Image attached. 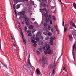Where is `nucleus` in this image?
I'll use <instances>...</instances> for the list:
<instances>
[{
  "label": "nucleus",
  "instance_id": "49530a36",
  "mask_svg": "<svg viewBox=\"0 0 76 76\" xmlns=\"http://www.w3.org/2000/svg\"><path fill=\"white\" fill-rule=\"evenodd\" d=\"M49 39V38L48 37H46L45 38L46 40H48Z\"/></svg>",
  "mask_w": 76,
  "mask_h": 76
},
{
  "label": "nucleus",
  "instance_id": "0eeeda50",
  "mask_svg": "<svg viewBox=\"0 0 76 76\" xmlns=\"http://www.w3.org/2000/svg\"><path fill=\"white\" fill-rule=\"evenodd\" d=\"M55 37H53V38L51 37L50 38V42H49V44L51 45H52L53 44V40H54L55 39Z\"/></svg>",
  "mask_w": 76,
  "mask_h": 76
},
{
  "label": "nucleus",
  "instance_id": "5fc2aeb1",
  "mask_svg": "<svg viewBox=\"0 0 76 76\" xmlns=\"http://www.w3.org/2000/svg\"><path fill=\"white\" fill-rule=\"evenodd\" d=\"M35 32V30L34 29H33L32 31V32Z\"/></svg>",
  "mask_w": 76,
  "mask_h": 76
},
{
  "label": "nucleus",
  "instance_id": "72a5a7b5",
  "mask_svg": "<svg viewBox=\"0 0 76 76\" xmlns=\"http://www.w3.org/2000/svg\"><path fill=\"white\" fill-rule=\"evenodd\" d=\"M24 29L25 32H26V30L27 29V27H25L24 28Z\"/></svg>",
  "mask_w": 76,
  "mask_h": 76
},
{
  "label": "nucleus",
  "instance_id": "4c0bfd02",
  "mask_svg": "<svg viewBox=\"0 0 76 76\" xmlns=\"http://www.w3.org/2000/svg\"><path fill=\"white\" fill-rule=\"evenodd\" d=\"M51 15H49L48 16V17L50 19H51Z\"/></svg>",
  "mask_w": 76,
  "mask_h": 76
},
{
  "label": "nucleus",
  "instance_id": "5701e85b",
  "mask_svg": "<svg viewBox=\"0 0 76 76\" xmlns=\"http://www.w3.org/2000/svg\"><path fill=\"white\" fill-rule=\"evenodd\" d=\"M44 16H45V18H47L48 16V14L47 13H46L44 14Z\"/></svg>",
  "mask_w": 76,
  "mask_h": 76
},
{
  "label": "nucleus",
  "instance_id": "37998d69",
  "mask_svg": "<svg viewBox=\"0 0 76 76\" xmlns=\"http://www.w3.org/2000/svg\"><path fill=\"white\" fill-rule=\"evenodd\" d=\"M15 5H13V8H14V10H16V8H15Z\"/></svg>",
  "mask_w": 76,
  "mask_h": 76
},
{
  "label": "nucleus",
  "instance_id": "c9c22d12",
  "mask_svg": "<svg viewBox=\"0 0 76 76\" xmlns=\"http://www.w3.org/2000/svg\"><path fill=\"white\" fill-rule=\"evenodd\" d=\"M50 24H53V21L51 20H50Z\"/></svg>",
  "mask_w": 76,
  "mask_h": 76
},
{
  "label": "nucleus",
  "instance_id": "bb28decb",
  "mask_svg": "<svg viewBox=\"0 0 76 76\" xmlns=\"http://www.w3.org/2000/svg\"><path fill=\"white\" fill-rule=\"evenodd\" d=\"M52 74L53 75H54V74H55V70L54 69H53V71H52Z\"/></svg>",
  "mask_w": 76,
  "mask_h": 76
},
{
  "label": "nucleus",
  "instance_id": "473e14b6",
  "mask_svg": "<svg viewBox=\"0 0 76 76\" xmlns=\"http://www.w3.org/2000/svg\"><path fill=\"white\" fill-rule=\"evenodd\" d=\"M43 34L44 35H47V33L45 32H44Z\"/></svg>",
  "mask_w": 76,
  "mask_h": 76
},
{
  "label": "nucleus",
  "instance_id": "4be33fe9",
  "mask_svg": "<svg viewBox=\"0 0 76 76\" xmlns=\"http://www.w3.org/2000/svg\"><path fill=\"white\" fill-rule=\"evenodd\" d=\"M73 4V7L74 8H75V9H76V4L75 3H74Z\"/></svg>",
  "mask_w": 76,
  "mask_h": 76
},
{
  "label": "nucleus",
  "instance_id": "79ce46f5",
  "mask_svg": "<svg viewBox=\"0 0 76 76\" xmlns=\"http://www.w3.org/2000/svg\"><path fill=\"white\" fill-rule=\"evenodd\" d=\"M42 67H45V64H42Z\"/></svg>",
  "mask_w": 76,
  "mask_h": 76
},
{
  "label": "nucleus",
  "instance_id": "e2e57ef3",
  "mask_svg": "<svg viewBox=\"0 0 76 76\" xmlns=\"http://www.w3.org/2000/svg\"><path fill=\"white\" fill-rule=\"evenodd\" d=\"M22 24H24V22H23V21L22 22Z\"/></svg>",
  "mask_w": 76,
  "mask_h": 76
},
{
  "label": "nucleus",
  "instance_id": "4d7b16f0",
  "mask_svg": "<svg viewBox=\"0 0 76 76\" xmlns=\"http://www.w3.org/2000/svg\"><path fill=\"white\" fill-rule=\"evenodd\" d=\"M54 30V29L53 28H52L51 29V31H52V32H53V31Z\"/></svg>",
  "mask_w": 76,
  "mask_h": 76
},
{
  "label": "nucleus",
  "instance_id": "a19ab883",
  "mask_svg": "<svg viewBox=\"0 0 76 76\" xmlns=\"http://www.w3.org/2000/svg\"><path fill=\"white\" fill-rule=\"evenodd\" d=\"M67 31V28H64V32H65Z\"/></svg>",
  "mask_w": 76,
  "mask_h": 76
},
{
  "label": "nucleus",
  "instance_id": "aec40b11",
  "mask_svg": "<svg viewBox=\"0 0 76 76\" xmlns=\"http://www.w3.org/2000/svg\"><path fill=\"white\" fill-rule=\"evenodd\" d=\"M50 21V19L48 18H47L45 19V21L46 22H48Z\"/></svg>",
  "mask_w": 76,
  "mask_h": 76
},
{
  "label": "nucleus",
  "instance_id": "7ed1b4c3",
  "mask_svg": "<svg viewBox=\"0 0 76 76\" xmlns=\"http://www.w3.org/2000/svg\"><path fill=\"white\" fill-rule=\"evenodd\" d=\"M28 67L30 69V70L29 71V72H30L31 70H32V68L31 67V64L30 63V61L29 60V58L28 59V62L26 63Z\"/></svg>",
  "mask_w": 76,
  "mask_h": 76
},
{
  "label": "nucleus",
  "instance_id": "412c9836",
  "mask_svg": "<svg viewBox=\"0 0 76 76\" xmlns=\"http://www.w3.org/2000/svg\"><path fill=\"white\" fill-rule=\"evenodd\" d=\"M35 40H36L37 41H39V38L38 37H36L35 39Z\"/></svg>",
  "mask_w": 76,
  "mask_h": 76
},
{
  "label": "nucleus",
  "instance_id": "c85d7f7f",
  "mask_svg": "<svg viewBox=\"0 0 76 76\" xmlns=\"http://www.w3.org/2000/svg\"><path fill=\"white\" fill-rule=\"evenodd\" d=\"M56 30L57 32H58V34H59V30H58V28H56Z\"/></svg>",
  "mask_w": 76,
  "mask_h": 76
},
{
  "label": "nucleus",
  "instance_id": "a18cd8bd",
  "mask_svg": "<svg viewBox=\"0 0 76 76\" xmlns=\"http://www.w3.org/2000/svg\"><path fill=\"white\" fill-rule=\"evenodd\" d=\"M41 39H42V40H43V38H44V37H43L42 36H41L40 37Z\"/></svg>",
  "mask_w": 76,
  "mask_h": 76
},
{
  "label": "nucleus",
  "instance_id": "6e6d98bb",
  "mask_svg": "<svg viewBox=\"0 0 76 76\" xmlns=\"http://www.w3.org/2000/svg\"><path fill=\"white\" fill-rule=\"evenodd\" d=\"M54 6H52L51 7V9H54Z\"/></svg>",
  "mask_w": 76,
  "mask_h": 76
},
{
  "label": "nucleus",
  "instance_id": "e433bc0d",
  "mask_svg": "<svg viewBox=\"0 0 76 76\" xmlns=\"http://www.w3.org/2000/svg\"><path fill=\"white\" fill-rule=\"evenodd\" d=\"M48 35L49 36H51V33L50 32L48 33Z\"/></svg>",
  "mask_w": 76,
  "mask_h": 76
},
{
  "label": "nucleus",
  "instance_id": "a211bd4d",
  "mask_svg": "<svg viewBox=\"0 0 76 76\" xmlns=\"http://www.w3.org/2000/svg\"><path fill=\"white\" fill-rule=\"evenodd\" d=\"M20 4H19L17 5L16 6V8L17 9H19L20 7Z\"/></svg>",
  "mask_w": 76,
  "mask_h": 76
},
{
  "label": "nucleus",
  "instance_id": "58836bf2",
  "mask_svg": "<svg viewBox=\"0 0 76 76\" xmlns=\"http://www.w3.org/2000/svg\"><path fill=\"white\" fill-rule=\"evenodd\" d=\"M14 12L15 15H16V16H17V12H16V11L15 10Z\"/></svg>",
  "mask_w": 76,
  "mask_h": 76
},
{
  "label": "nucleus",
  "instance_id": "f257e3e1",
  "mask_svg": "<svg viewBox=\"0 0 76 76\" xmlns=\"http://www.w3.org/2000/svg\"><path fill=\"white\" fill-rule=\"evenodd\" d=\"M42 60L40 59L39 60L41 63H42V62L43 64H48V61L45 60V58L44 57H42Z\"/></svg>",
  "mask_w": 76,
  "mask_h": 76
},
{
  "label": "nucleus",
  "instance_id": "9d476101",
  "mask_svg": "<svg viewBox=\"0 0 76 76\" xmlns=\"http://www.w3.org/2000/svg\"><path fill=\"white\" fill-rule=\"evenodd\" d=\"M23 67L24 68V69H26V70H27V72H28V73H30V72H31V71H32V70H30V71H29V70H30V69H29V67H28L29 69H27V68H26V66L25 65H24L23 66Z\"/></svg>",
  "mask_w": 76,
  "mask_h": 76
},
{
  "label": "nucleus",
  "instance_id": "cd10ccee",
  "mask_svg": "<svg viewBox=\"0 0 76 76\" xmlns=\"http://www.w3.org/2000/svg\"><path fill=\"white\" fill-rule=\"evenodd\" d=\"M25 23H26V25H29L30 24L29 22H26Z\"/></svg>",
  "mask_w": 76,
  "mask_h": 76
},
{
  "label": "nucleus",
  "instance_id": "9b49d317",
  "mask_svg": "<svg viewBox=\"0 0 76 76\" xmlns=\"http://www.w3.org/2000/svg\"><path fill=\"white\" fill-rule=\"evenodd\" d=\"M36 73L37 75H40L41 74V72H40L39 69L37 68L36 69Z\"/></svg>",
  "mask_w": 76,
  "mask_h": 76
},
{
  "label": "nucleus",
  "instance_id": "423d86ee",
  "mask_svg": "<svg viewBox=\"0 0 76 76\" xmlns=\"http://www.w3.org/2000/svg\"><path fill=\"white\" fill-rule=\"evenodd\" d=\"M48 28L47 27H45L44 28L43 30L44 31L47 32V31H48V29L49 30H50L51 29V25H48Z\"/></svg>",
  "mask_w": 76,
  "mask_h": 76
},
{
  "label": "nucleus",
  "instance_id": "2eb2a0df",
  "mask_svg": "<svg viewBox=\"0 0 76 76\" xmlns=\"http://www.w3.org/2000/svg\"><path fill=\"white\" fill-rule=\"evenodd\" d=\"M13 1L16 3H18L19 2H20L21 0H13Z\"/></svg>",
  "mask_w": 76,
  "mask_h": 76
},
{
  "label": "nucleus",
  "instance_id": "39448f33",
  "mask_svg": "<svg viewBox=\"0 0 76 76\" xmlns=\"http://www.w3.org/2000/svg\"><path fill=\"white\" fill-rule=\"evenodd\" d=\"M44 52L45 54H47V53H48L49 54H52L53 53V50H51L50 49H48L47 51H45Z\"/></svg>",
  "mask_w": 76,
  "mask_h": 76
},
{
  "label": "nucleus",
  "instance_id": "a878e982",
  "mask_svg": "<svg viewBox=\"0 0 76 76\" xmlns=\"http://www.w3.org/2000/svg\"><path fill=\"white\" fill-rule=\"evenodd\" d=\"M52 17H53V20L55 21V20H56V17H55V16H52Z\"/></svg>",
  "mask_w": 76,
  "mask_h": 76
},
{
  "label": "nucleus",
  "instance_id": "2f4dec72",
  "mask_svg": "<svg viewBox=\"0 0 76 76\" xmlns=\"http://www.w3.org/2000/svg\"><path fill=\"white\" fill-rule=\"evenodd\" d=\"M37 53L38 55H39V54H40V52L38 51H37Z\"/></svg>",
  "mask_w": 76,
  "mask_h": 76
},
{
  "label": "nucleus",
  "instance_id": "f03ea898",
  "mask_svg": "<svg viewBox=\"0 0 76 76\" xmlns=\"http://www.w3.org/2000/svg\"><path fill=\"white\" fill-rule=\"evenodd\" d=\"M31 42L32 43H34V44H33V46L34 47H37V45L36 44L37 41H35V38L32 37L31 38Z\"/></svg>",
  "mask_w": 76,
  "mask_h": 76
},
{
  "label": "nucleus",
  "instance_id": "b1692460",
  "mask_svg": "<svg viewBox=\"0 0 76 76\" xmlns=\"http://www.w3.org/2000/svg\"><path fill=\"white\" fill-rule=\"evenodd\" d=\"M33 28L34 26L32 25H30L29 26V28L30 29H33Z\"/></svg>",
  "mask_w": 76,
  "mask_h": 76
},
{
  "label": "nucleus",
  "instance_id": "393cba45",
  "mask_svg": "<svg viewBox=\"0 0 76 76\" xmlns=\"http://www.w3.org/2000/svg\"><path fill=\"white\" fill-rule=\"evenodd\" d=\"M25 21H26V22H28V21H29V18L27 17L26 18H25Z\"/></svg>",
  "mask_w": 76,
  "mask_h": 76
},
{
  "label": "nucleus",
  "instance_id": "20e7f679",
  "mask_svg": "<svg viewBox=\"0 0 76 76\" xmlns=\"http://www.w3.org/2000/svg\"><path fill=\"white\" fill-rule=\"evenodd\" d=\"M55 60L56 59H55L53 65V66L52 65H50L49 66V68H50V69H51V68H53H53H54V67L57 66V61Z\"/></svg>",
  "mask_w": 76,
  "mask_h": 76
},
{
  "label": "nucleus",
  "instance_id": "3c124183",
  "mask_svg": "<svg viewBox=\"0 0 76 76\" xmlns=\"http://www.w3.org/2000/svg\"><path fill=\"white\" fill-rule=\"evenodd\" d=\"M64 28H67V24H66L64 26Z\"/></svg>",
  "mask_w": 76,
  "mask_h": 76
},
{
  "label": "nucleus",
  "instance_id": "ddd939ff",
  "mask_svg": "<svg viewBox=\"0 0 76 76\" xmlns=\"http://www.w3.org/2000/svg\"><path fill=\"white\" fill-rule=\"evenodd\" d=\"M40 36H41V32H38L36 34V37H39Z\"/></svg>",
  "mask_w": 76,
  "mask_h": 76
},
{
  "label": "nucleus",
  "instance_id": "f8f14e48",
  "mask_svg": "<svg viewBox=\"0 0 76 76\" xmlns=\"http://www.w3.org/2000/svg\"><path fill=\"white\" fill-rule=\"evenodd\" d=\"M69 38V40L70 41H72L73 40V37H72V35L71 34H69L68 35Z\"/></svg>",
  "mask_w": 76,
  "mask_h": 76
},
{
  "label": "nucleus",
  "instance_id": "1a4fd4ad",
  "mask_svg": "<svg viewBox=\"0 0 76 76\" xmlns=\"http://www.w3.org/2000/svg\"><path fill=\"white\" fill-rule=\"evenodd\" d=\"M41 6L43 7H48V4L45 3L44 2H42L41 3Z\"/></svg>",
  "mask_w": 76,
  "mask_h": 76
},
{
  "label": "nucleus",
  "instance_id": "7c9ffc66",
  "mask_svg": "<svg viewBox=\"0 0 76 76\" xmlns=\"http://www.w3.org/2000/svg\"><path fill=\"white\" fill-rule=\"evenodd\" d=\"M21 34L22 36V38H23L24 37V36L23 34V33L22 31L21 32Z\"/></svg>",
  "mask_w": 76,
  "mask_h": 76
},
{
  "label": "nucleus",
  "instance_id": "69168bd1",
  "mask_svg": "<svg viewBox=\"0 0 76 76\" xmlns=\"http://www.w3.org/2000/svg\"><path fill=\"white\" fill-rule=\"evenodd\" d=\"M13 45L14 46V47H16V46H15V44H13Z\"/></svg>",
  "mask_w": 76,
  "mask_h": 76
},
{
  "label": "nucleus",
  "instance_id": "f3484780",
  "mask_svg": "<svg viewBox=\"0 0 76 76\" xmlns=\"http://www.w3.org/2000/svg\"><path fill=\"white\" fill-rule=\"evenodd\" d=\"M43 10L44 12V11H45V12H46V13H48V12H47V9H46V8H43Z\"/></svg>",
  "mask_w": 76,
  "mask_h": 76
},
{
  "label": "nucleus",
  "instance_id": "09e8293b",
  "mask_svg": "<svg viewBox=\"0 0 76 76\" xmlns=\"http://www.w3.org/2000/svg\"><path fill=\"white\" fill-rule=\"evenodd\" d=\"M0 50H2L1 48V42H0Z\"/></svg>",
  "mask_w": 76,
  "mask_h": 76
},
{
  "label": "nucleus",
  "instance_id": "c03bdc74",
  "mask_svg": "<svg viewBox=\"0 0 76 76\" xmlns=\"http://www.w3.org/2000/svg\"><path fill=\"white\" fill-rule=\"evenodd\" d=\"M55 28L56 29H57L58 28V26H57L56 25L55 26Z\"/></svg>",
  "mask_w": 76,
  "mask_h": 76
},
{
  "label": "nucleus",
  "instance_id": "f704fd0d",
  "mask_svg": "<svg viewBox=\"0 0 76 76\" xmlns=\"http://www.w3.org/2000/svg\"><path fill=\"white\" fill-rule=\"evenodd\" d=\"M39 51H41V52H42V50L41 48H39Z\"/></svg>",
  "mask_w": 76,
  "mask_h": 76
},
{
  "label": "nucleus",
  "instance_id": "680f3d73",
  "mask_svg": "<svg viewBox=\"0 0 76 76\" xmlns=\"http://www.w3.org/2000/svg\"><path fill=\"white\" fill-rule=\"evenodd\" d=\"M27 32L28 34V33L29 32V30H28Z\"/></svg>",
  "mask_w": 76,
  "mask_h": 76
},
{
  "label": "nucleus",
  "instance_id": "6e6552de",
  "mask_svg": "<svg viewBox=\"0 0 76 76\" xmlns=\"http://www.w3.org/2000/svg\"><path fill=\"white\" fill-rule=\"evenodd\" d=\"M50 48V45H49L48 44L46 45L45 46L43 47V50H48V49H49Z\"/></svg>",
  "mask_w": 76,
  "mask_h": 76
},
{
  "label": "nucleus",
  "instance_id": "338daca9",
  "mask_svg": "<svg viewBox=\"0 0 76 76\" xmlns=\"http://www.w3.org/2000/svg\"><path fill=\"white\" fill-rule=\"evenodd\" d=\"M25 1H27V2H28V0H25Z\"/></svg>",
  "mask_w": 76,
  "mask_h": 76
},
{
  "label": "nucleus",
  "instance_id": "c756f323",
  "mask_svg": "<svg viewBox=\"0 0 76 76\" xmlns=\"http://www.w3.org/2000/svg\"><path fill=\"white\" fill-rule=\"evenodd\" d=\"M47 23H44V26H45V27H46V26H47Z\"/></svg>",
  "mask_w": 76,
  "mask_h": 76
},
{
  "label": "nucleus",
  "instance_id": "6ab92c4d",
  "mask_svg": "<svg viewBox=\"0 0 76 76\" xmlns=\"http://www.w3.org/2000/svg\"><path fill=\"white\" fill-rule=\"evenodd\" d=\"M24 14H25V11H23L21 12V15H24Z\"/></svg>",
  "mask_w": 76,
  "mask_h": 76
},
{
  "label": "nucleus",
  "instance_id": "603ef678",
  "mask_svg": "<svg viewBox=\"0 0 76 76\" xmlns=\"http://www.w3.org/2000/svg\"><path fill=\"white\" fill-rule=\"evenodd\" d=\"M42 1L44 2H45V1H47V0H42Z\"/></svg>",
  "mask_w": 76,
  "mask_h": 76
},
{
  "label": "nucleus",
  "instance_id": "ea45409f",
  "mask_svg": "<svg viewBox=\"0 0 76 76\" xmlns=\"http://www.w3.org/2000/svg\"><path fill=\"white\" fill-rule=\"evenodd\" d=\"M17 15H21V12H18Z\"/></svg>",
  "mask_w": 76,
  "mask_h": 76
},
{
  "label": "nucleus",
  "instance_id": "dca6fc26",
  "mask_svg": "<svg viewBox=\"0 0 76 76\" xmlns=\"http://www.w3.org/2000/svg\"><path fill=\"white\" fill-rule=\"evenodd\" d=\"M23 40L24 44H26V40L24 38H23Z\"/></svg>",
  "mask_w": 76,
  "mask_h": 76
},
{
  "label": "nucleus",
  "instance_id": "864d4df0",
  "mask_svg": "<svg viewBox=\"0 0 76 76\" xmlns=\"http://www.w3.org/2000/svg\"><path fill=\"white\" fill-rule=\"evenodd\" d=\"M19 28L21 30H22V29L21 28H20V26H19Z\"/></svg>",
  "mask_w": 76,
  "mask_h": 76
},
{
  "label": "nucleus",
  "instance_id": "052dcab7",
  "mask_svg": "<svg viewBox=\"0 0 76 76\" xmlns=\"http://www.w3.org/2000/svg\"><path fill=\"white\" fill-rule=\"evenodd\" d=\"M65 69H66V68L65 67H64L63 69V70H65Z\"/></svg>",
  "mask_w": 76,
  "mask_h": 76
},
{
  "label": "nucleus",
  "instance_id": "4468645a",
  "mask_svg": "<svg viewBox=\"0 0 76 76\" xmlns=\"http://www.w3.org/2000/svg\"><path fill=\"white\" fill-rule=\"evenodd\" d=\"M43 41H41L38 42V44L39 45H42L43 44Z\"/></svg>",
  "mask_w": 76,
  "mask_h": 76
},
{
  "label": "nucleus",
  "instance_id": "0e129e2a",
  "mask_svg": "<svg viewBox=\"0 0 76 76\" xmlns=\"http://www.w3.org/2000/svg\"><path fill=\"white\" fill-rule=\"evenodd\" d=\"M33 20H35V18H33L32 19Z\"/></svg>",
  "mask_w": 76,
  "mask_h": 76
},
{
  "label": "nucleus",
  "instance_id": "774afa93",
  "mask_svg": "<svg viewBox=\"0 0 76 76\" xmlns=\"http://www.w3.org/2000/svg\"><path fill=\"white\" fill-rule=\"evenodd\" d=\"M65 72H67V70H65Z\"/></svg>",
  "mask_w": 76,
  "mask_h": 76
},
{
  "label": "nucleus",
  "instance_id": "8fccbe9b",
  "mask_svg": "<svg viewBox=\"0 0 76 76\" xmlns=\"http://www.w3.org/2000/svg\"><path fill=\"white\" fill-rule=\"evenodd\" d=\"M31 35H32V34H31V33H30L28 34V36H31Z\"/></svg>",
  "mask_w": 76,
  "mask_h": 76
},
{
  "label": "nucleus",
  "instance_id": "de8ad7c7",
  "mask_svg": "<svg viewBox=\"0 0 76 76\" xmlns=\"http://www.w3.org/2000/svg\"><path fill=\"white\" fill-rule=\"evenodd\" d=\"M64 22L63 21L62 22V26H64Z\"/></svg>",
  "mask_w": 76,
  "mask_h": 76
},
{
  "label": "nucleus",
  "instance_id": "bf43d9fd",
  "mask_svg": "<svg viewBox=\"0 0 76 76\" xmlns=\"http://www.w3.org/2000/svg\"><path fill=\"white\" fill-rule=\"evenodd\" d=\"M1 63H2V64L3 65H4V66H6L4 65V63H3V62H1Z\"/></svg>",
  "mask_w": 76,
  "mask_h": 76
},
{
  "label": "nucleus",
  "instance_id": "13d9d810",
  "mask_svg": "<svg viewBox=\"0 0 76 76\" xmlns=\"http://www.w3.org/2000/svg\"><path fill=\"white\" fill-rule=\"evenodd\" d=\"M11 40H13V37L11 36Z\"/></svg>",
  "mask_w": 76,
  "mask_h": 76
}]
</instances>
